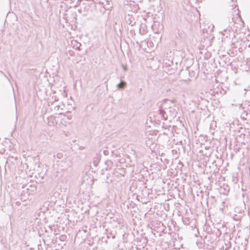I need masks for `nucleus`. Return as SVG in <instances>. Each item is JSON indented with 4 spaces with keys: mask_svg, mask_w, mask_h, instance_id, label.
<instances>
[{
    "mask_svg": "<svg viewBox=\"0 0 250 250\" xmlns=\"http://www.w3.org/2000/svg\"><path fill=\"white\" fill-rule=\"evenodd\" d=\"M169 109L170 110H167V111H163V109L159 110L160 114L161 115L162 117L165 120H166L167 118V114H168L169 116L172 117H174L176 116L177 111L174 106V107H170Z\"/></svg>",
    "mask_w": 250,
    "mask_h": 250,
    "instance_id": "obj_1",
    "label": "nucleus"
},
{
    "mask_svg": "<svg viewBox=\"0 0 250 250\" xmlns=\"http://www.w3.org/2000/svg\"><path fill=\"white\" fill-rule=\"evenodd\" d=\"M173 101L169 100L168 99H165L164 100V102L162 104L161 109H163V111H167V110H169L170 107H171L172 105H173Z\"/></svg>",
    "mask_w": 250,
    "mask_h": 250,
    "instance_id": "obj_2",
    "label": "nucleus"
},
{
    "mask_svg": "<svg viewBox=\"0 0 250 250\" xmlns=\"http://www.w3.org/2000/svg\"><path fill=\"white\" fill-rule=\"evenodd\" d=\"M126 82L123 81H121L119 83L117 84V87L118 89H123L126 85Z\"/></svg>",
    "mask_w": 250,
    "mask_h": 250,
    "instance_id": "obj_3",
    "label": "nucleus"
},
{
    "mask_svg": "<svg viewBox=\"0 0 250 250\" xmlns=\"http://www.w3.org/2000/svg\"><path fill=\"white\" fill-rule=\"evenodd\" d=\"M183 222L185 225H188L189 224V218L186 217L182 219Z\"/></svg>",
    "mask_w": 250,
    "mask_h": 250,
    "instance_id": "obj_4",
    "label": "nucleus"
},
{
    "mask_svg": "<svg viewBox=\"0 0 250 250\" xmlns=\"http://www.w3.org/2000/svg\"><path fill=\"white\" fill-rule=\"evenodd\" d=\"M142 26H143V25L142 24V25H141V28H140V30H139V32H140V33L141 34L143 35V34H144L146 33V31H145V29H143V30H142V29H141V28H143Z\"/></svg>",
    "mask_w": 250,
    "mask_h": 250,
    "instance_id": "obj_5",
    "label": "nucleus"
},
{
    "mask_svg": "<svg viewBox=\"0 0 250 250\" xmlns=\"http://www.w3.org/2000/svg\"><path fill=\"white\" fill-rule=\"evenodd\" d=\"M122 68H123V69L125 71H126L127 70V65L122 64Z\"/></svg>",
    "mask_w": 250,
    "mask_h": 250,
    "instance_id": "obj_6",
    "label": "nucleus"
},
{
    "mask_svg": "<svg viewBox=\"0 0 250 250\" xmlns=\"http://www.w3.org/2000/svg\"><path fill=\"white\" fill-rule=\"evenodd\" d=\"M77 47H76V49H78V50H80V46H81V44L80 43H78V42H77Z\"/></svg>",
    "mask_w": 250,
    "mask_h": 250,
    "instance_id": "obj_7",
    "label": "nucleus"
},
{
    "mask_svg": "<svg viewBox=\"0 0 250 250\" xmlns=\"http://www.w3.org/2000/svg\"><path fill=\"white\" fill-rule=\"evenodd\" d=\"M62 153H58L57 154V157L59 158H61V157L62 156Z\"/></svg>",
    "mask_w": 250,
    "mask_h": 250,
    "instance_id": "obj_8",
    "label": "nucleus"
},
{
    "mask_svg": "<svg viewBox=\"0 0 250 250\" xmlns=\"http://www.w3.org/2000/svg\"><path fill=\"white\" fill-rule=\"evenodd\" d=\"M104 153L105 155H108V152L107 150H104Z\"/></svg>",
    "mask_w": 250,
    "mask_h": 250,
    "instance_id": "obj_9",
    "label": "nucleus"
},
{
    "mask_svg": "<svg viewBox=\"0 0 250 250\" xmlns=\"http://www.w3.org/2000/svg\"><path fill=\"white\" fill-rule=\"evenodd\" d=\"M41 249V248H40V247H39V248H38V250H40Z\"/></svg>",
    "mask_w": 250,
    "mask_h": 250,
    "instance_id": "obj_10",
    "label": "nucleus"
},
{
    "mask_svg": "<svg viewBox=\"0 0 250 250\" xmlns=\"http://www.w3.org/2000/svg\"><path fill=\"white\" fill-rule=\"evenodd\" d=\"M41 249V248H40V247H39V248H38V250H40Z\"/></svg>",
    "mask_w": 250,
    "mask_h": 250,
    "instance_id": "obj_11",
    "label": "nucleus"
},
{
    "mask_svg": "<svg viewBox=\"0 0 250 250\" xmlns=\"http://www.w3.org/2000/svg\"><path fill=\"white\" fill-rule=\"evenodd\" d=\"M249 47H250V44L248 45Z\"/></svg>",
    "mask_w": 250,
    "mask_h": 250,
    "instance_id": "obj_12",
    "label": "nucleus"
}]
</instances>
